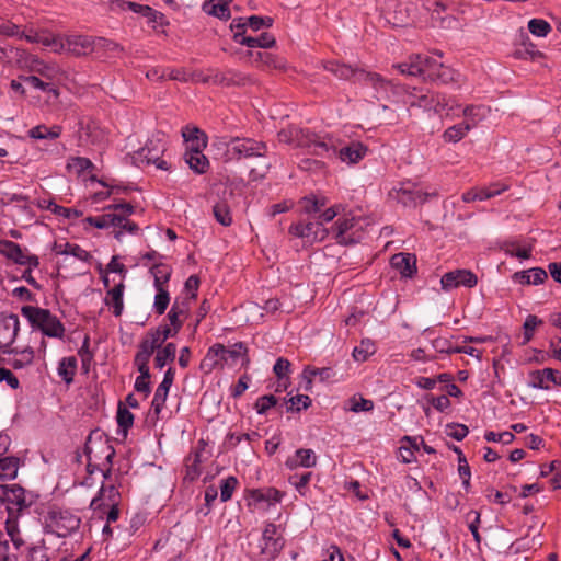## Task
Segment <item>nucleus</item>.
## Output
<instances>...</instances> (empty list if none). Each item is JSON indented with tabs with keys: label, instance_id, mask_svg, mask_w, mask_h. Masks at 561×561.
I'll return each mask as SVG.
<instances>
[{
	"label": "nucleus",
	"instance_id": "29",
	"mask_svg": "<svg viewBox=\"0 0 561 561\" xmlns=\"http://www.w3.org/2000/svg\"><path fill=\"white\" fill-rule=\"evenodd\" d=\"M124 284L121 282L115 285L112 289H110L105 297V304L107 306L113 307V313L115 317H119L124 309L123 304V293H124Z\"/></svg>",
	"mask_w": 561,
	"mask_h": 561
},
{
	"label": "nucleus",
	"instance_id": "7",
	"mask_svg": "<svg viewBox=\"0 0 561 561\" xmlns=\"http://www.w3.org/2000/svg\"><path fill=\"white\" fill-rule=\"evenodd\" d=\"M164 151V146L160 139H150L144 148L136 152L134 159L147 164H154L158 169L168 170V162L161 159Z\"/></svg>",
	"mask_w": 561,
	"mask_h": 561
},
{
	"label": "nucleus",
	"instance_id": "53",
	"mask_svg": "<svg viewBox=\"0 0 561 561\" xmlns=\"http://www.w3.org/2000/svg\"><path fill=\"white\" fill-rule=\"evenodd\" d=\"M425 56L412 55L408 59V66L410 68V76H422L424 78V62Z\"/></svg>",
	"mask_w": 561,
	"mask_h": 561
},
{
	"label": "nucleus",
	"instance_id": "62",
	"mask_svg": "<svg viewBox=\"0 0 561 561\" xmlns=\"http://www.w3.org/2000/svg\"><path fill=\"white\" fill-rule=\"evenodd\" d=\"M199 462H201L199 454H196L192 463H186V473L184 477L185 480L194 481L195 479H197L199 477V474H201Z\"/></svg>",
	"mask_w": 561,
	"mask_h": 561
},
{
	"label": "nucleus",
	"instance_id": "8",
	"mask_svg": "<svg viewBox=\"0 0 561 561\" xmlns=\"http://www.w3.org/2000/svg\"><path fill=\"white\" fill-rule=\"evenodd\" d=\"M20 321L14 313L2 316L0 319V351L3 353H13L10 350L19 332Z\"/></svg>",
	"mask_w": 561,
	"mask_h": 561
},
{
	"label": "nucleus",
	"instance_id": "48",
	"mask_svg": "<svg viewBox=\"0 0 561 561\" xmlns=\"http://www.w3.org/2000/svg\"><path fill=\"white\" fill-rule=\"evenodd\" d=\"M164 342L161 334L154 329L149 331L140 343L144 346L151 347L149 350L153 353L156 350L162 348Z\"/></svg>",
	"mask_w": 561,
	"mask_h": 561
},
{
	"label": "nucleus",
	"instance_id": "3",
	"mask_svg": "<svg viewBox=\"0 0 561 561\" xmlns=\"http://www.w3.org/2000/svg\"><path fill=\"white\" fill-rule=\"evenodd\" d=\"M227 145V160H241L253 157H263L266 153V145L251 138H232Z\"/></svg>",
	"mask_w": 561,
	"mask_h": 561
},
{
	"label": "nucleus",
	"instance_id": "35",
	"mask_svg": "<svg viewBox=\"0 0 561 561\" xmlns=\"http://www.w3.org/2000/svg\"><path fill=\"white\" fill-rule=\"evenodd\" d=\"M156 351L154 364L160 369L175 359L176 345L174 343H168L162 348Z\"/></svg>",
	"mask_w": 561,
	"mask_h": 561
},
{
	"label": "nucleus",
	"instance_id": "15",
	"mask_svg": "<svg viewBox=\"0 0 561 561\" xmlns=\"http://www.w3.org/2000/svg\"><path fill=\"white\" fill-rule=\"evenodd\" d=\"M67 53L76 57L85 56L95 49L94 39L87 35H69L66 37Z\"/></svg>",
	"mask_w": 561,
	"mask_h": 561
},
{
	"label": "nucleus",
	"instance_id": "39",
	"mask_svg": "<svg viewBox=\"0 0 561 561\" xmlns=\"http://www.w3.org/2000/svg\"><path fill=\"white\" fill-rule=\"evenodd\" d=\"M19 459L15 457L0 458V479H13L16 477Z\"/></svg>",
	"mask_w": 561,
	"mask_h": 561
},
{
	"label": "nucleus",
	"instance_id": "13",
	"mask_svg": "<svg viewBox=\"0 0 561 561\" xmlns=\"http://www.w3.org/2000/svg\"><path fill=\"white\" fill-rule=\"evenodd\" d=\"M3 503L7 504V511L10 515H19L31 504L26 501L25 490L16 484L8 486Z\"/></svg>",
	"mask_w": 561,
	"mask_h": 561
},
{
	"label": "nucleus",
	"instance_id": "24",
	"mask_svg": "<svg viewBox=\"0 0 561 561\" xmlns=\"http://www.w3.org/2000/svg\"><path fill=\"white\" fill-rule=\"evenodd\" d=\"M250 78L242 72L236 70H227L226 72L213 76V83L222 85H244L250 82Z\"/></svg>",
	"mask_w": 561,
	"mask_h": 561
},
{
	"label": "nucleus",
	"instance_id": "43",
	"mask_svg": "<svg viewBox=\"0 0 561 561\" xmlns=\"http://www.w3.org/2000/svg\"><path fill=\"white\" fill-rule=\"evenodd\" d=\"M0 252L7 255L9 259L14 260L19 264H25V262L22 261L24 253L22 252L20 245L12 241L0 242Z\"/></svg>",
	"mask_w": 561,
	"mask_h": 561
},
{
	"label": "nucleus",
	"instance_id": "22",
	"mask_svg": "<svg viewBox=\"0 0 561 561\" xmlns=\"http://www.w3.org/2000/svg\"><path fill=\"white\" fill-rule=\"evenodd\" d=\"M558 374L559 371L552 368L531 371L529 386L533 388L548 389L549 386L547 385V381L561 385V377H558Z\"/></svg>",
	"mask_w": 561,
	"mask_h": 561
},
{
	"label": "nucleus",
	"instance_id": "42",
	"mask_svg": "<svg viewBox=\"0 0 561 561\" xmlns=\"http://www.w3.org/2000/svg\"><path fill=\"white\" fill-rule=\"evenodd\" d=\"M76 367H77V360L75 357L64 358L59 363L58 374L66 383L72 382L73 375L76 373Z\"/></svg>",
	"mask_w": 561,
	"mask_h": 561
},
{
	"label": "nucleus",
	"instance_id": "12",
	"mask_svg": "<svg viewBox=\"0 0 561 561\" xmlns=\"http://www.w3.org/2000/svg\"><path fill=\"white\" fill-rule=\"evenodd\" d=\"M218 195L220 199L213 206V214L220 225L228 227L232 222L230 203L234 198V190L225 186Z\"/></svg>",
	"mask_w": 561,
	"mask_h": 561
},
{
	"label": "nucleus",
	"instance_id": "5",
	"mask_svg": "<svg viewBox=\"0 0 561 561\" xmlns=\"http://www.w3.org/2000/svg\"><path fill=\"white\" fill-rule=\"evenodd\" d=\"M106 209L113 210V213L99 217H88L85 220L95 228L104 229L123 225L125 216H129L134 211V207L129 203L113 204L107 206Z\"/></svg>",
	"mask_w": 561,
	"mask_h": 561
},
{
	"label": "nucleus",
	"instance_id": "44",
	"mask_svg": "<svg viewBox=\"0 0 561 561\" xmlns=\"http://www.w3.org/2000/svg\"><path fill=\"white\" fill-rule=\"evenodd\" d=\"M470 125H466L465 123L454 125L447 128L443 135L445 141L448 142H458L461 140L468 131H470Z\"/></svg>",
	"mask_w": 561,
	"mask_h": 561
},
{
	"label": "nucleus",
	"instance_id": "40",
	"mask_svg": "<svg viewBox=\"0 0 561 561\" xmlns=\"http://www.w3.org/2000/svg\"><path fill=\"white\" fill-rule=\"evenodd\" d=\"M55 250L58 254H70L81 261H88L91 257L90 253L88 251H85L84 249H82L78 244H71V243H65V244H60V245L56 244Z\"/></svg>",
	"mask_w": 561,
	"mask_h": 561
},
{
	"label": "nucleus",
	"instance_id": "1",
	"mask_svg": "<svg viewBox=\"0 0 561 561\" xmlns=\"http://www.w3.org/2000/svg\"><path fill=\"white\" fill-rule=\"evenodd\" d=\"M21 313L28 320L32 328L41 330L43 334L49 337H61L64 335V324L48 309L23 306Z\"/></svg>",
	"mask_w": 561,
	"mask_h": 561
},
{
	"label": "nucleus",
	"instance_id": "25",
	"mask_svg": "<svg viewBox=\"0 0 561 561\" xmlns=\"http://www.w3.org/2000/svg\"><path fill=\"white\" fill-rule=\"evenodd\" d=\"M182 137L184 141L191 142L188 149H204L207 146V135L196 126H185Z\"/></svg>",
	"mask_w": 561,
	"mask_h": 561
},
{
	"label": "nucleus",
	"instance_id": "31",
	"mask_svg": "<svg viewBox=\"0 0 561 561\" xmlns=\"http://www.w3.org/2000/svg\"><path fill=\"white\" fill-rule=\"evenodd\" d=\"M19 79L22 80L23 82H25L26 84H28L30 87L34 88V89H38V90H42L44 92L51 93L55 98L59 96V91L54 85V83L45 81L44 79H42L37 75L20 76Z\"/></svg>",
	"mask_w": 561,
	"mask_h": 561
},
{
	"label": "nucleus",
	"instance_id": "47",
	"mask_svg": "<svg viewBox=\"0 0 561 561\" xmlns=\"http://www.w3.org/2000/svg\"><path fill=\"white\" fill-rule=\"evenodd\" d=\"M149 348L150 347L144 346L141 343L139 344V350L135 356V365L138 371H149L148 363L153 354Z\"/></svg>",
	"mask_w": 561,
	"mask_h": 561
},
{
	"label": "nucleus",
	"instance_id": "60",
	"mask_svg": "<svg viewBox=\"0 0 561 561\" xmlns=\"http://www.w3.org/2000/svg\"><path fill=\"white\" fill-rule=\"evenodd\" d=\"M350 402H351L350 410L353 412H362V411L368 412L374 409L373 401L368 400V399H364L362 397L360 398L353 397L350 400Z\"/></svg>",
	"mask_w": 561,
	"mask_h": 561
},
{
	"label": "nucleus",
	"instance_id": "11",
	"mask_svg": "<svg viewBox=\"0 0 561 561\" xmlns=\"http://www.w3.org/2000/svg\"><path fill=\"white\" fill-rule=\"evenodd\" d=\"M284 547V540L277 535V526L267 524L262 535L261 553L268 560L275 559Z\"/></svg>",
	"mask_w": 561,
	"mask_h": 561
},
{
	"label": "nucleus",
	"instance_id": "20",
	"mask_svg": "<svg viewBox=\"0 0 561 561\" xmlns=\"http://www.w3.org/2000/svg\"><path fill=\"white\" fill-rule=\"evenodd\" d=\"M233 39L238 44L245 45L251 48H253V47L270 48L275 45V37L267 32H264L256 37L245 36V35H242L241 32H236V34H233Z\"/></svg>",
	"mask_w": 561,
	"mask_h": 561
},
{
	"label": "nucleus",
	"instance_id": "41",
	"mask_svg": "<svg viewBox=\"0 0 561 561\" xmlns=\"http://www.w3.org/2000/svg\"><path fill=\"white\" fill-rule=\"evenodd\" d=\"M300 205L304 213L312 215L320 213L327 205V201L325 198H318L312 195L301 198Z\"/></svg>",
	"mask_w": 561,
	"mask_h": 561
},
{
	"label": "nucleus",
	"instance_id": "56",
	"mask_svg": "<svg viewBox=\"0 0 561 561\" xmlns=\"http://www.w3.org/2000/svg\"><path fill=\"white\" fill-rule=\"evenodd\" d=\"M247 354V347L243 343H236L231 348L225 347V357L227 363H236L240 357H244Z\"/></svg>",
	"mask_w": 561,
	"mask_h": 561
},
{
	"label": "nucleus",
	"instance_id": "23",
	"mask_svg": "<svg viewBox=\"0 0 561 561\" xmlns=\"http://www.w3.org/2000/svg\"><path fill=\"white\" fill-rule=\"evenodd\" d=\"M317 463V456L312 449L299 448L295 456L286 460V467L294 470L298 467L312 468Z\"/></svg>",
	"mask_w": 561,
	"mask_h": 561
},
{
	"label": "nucleus",
	"instance_id": "30",
	"mask_svg": "<svg viewBox=\"0 0 561 561\" xmlns=\"http://www.w3.org/2000/svg\"><path fill=\"white\" fill-rule=\"evenodd\" d=\"M366 148L360 142H353L350 146L339 150V157L342 161L357 163L366 153Z\"/></svg>",
	"mask_w": 561,
	"mask_h": 561
},
{
	"label": "nucleus",
	"instance_id": "58",
	"mask_svg": "<svg viewBox=\"0 0 561 561\" xmlns=\"http://www.w3.org/2000/svg\"><path fill=\"white\" fill-rule=\"evenodd\" d=\"M170 301L169 293L158 287V293L154 298V309L158 314H163Z\"/></svg>",
	"mask_w": 561,
	"mask_h": 561
},
{
	"label": "nucleus",
	"instance_id": "21",
	"mask_svg": "<svg viewBox=\"0 0 561 561\" xmlns=\"http://www.w3.org/2000/svg\"><path fill=\"white\" fill-rule=\"evenodd\" d=\"M30 70L48 82L57 80L60 76H62V71L57 65L45 64L37 58L32 59Z\"/></svg>",
	"mask_w": 561,
	"mask_h": 561
},
{
	"label": "nucleus",
	"instance_id": "17",
	"mask_svg": "<svg viewBox=\"0 0 561 561\" xmlns=\"http://www.w3.org/2000/svg\"><path fill=\"white\" fill-rule=\"evenodd\" d=\"M323 68L334 75L336 78L341 80H350L355 78L357 82L360 81V73L364 72V69L358 67H352L346 64H341L336 60H328L323 61Z\"/></svg>",
	"mask_w": 561,
	"mask_h": 561
},
{
	"label": "nucleus",
	"instance_id": "33",
	"mask_svg": "<svg viewBox=\"0 0 561 561\" xmlns=\"http://www.w3.org/2000/svg\"><path fill=\"white\" fill-rule=\"evenodd\" d=\"M305 239L311 242H318L325 239L328 229L322 227V222L309 221L304 224Z\"/></svg>",
	"mask_w": 561,
	"mask_h": 561
},
{
	"label": "nucleus",
	"instance_id": "45",
	"mask_svg": "<svg viewBox=\"0 0 561 561\" xmlns=\"http://www.w3.org/2000/svg\"><path fill=\"white\" fill-rule=\"evenodd\" d=\"M93 168V163L83 157H72L67 163V169L70 173L81 175L84 171Z\"/></svg>",
	"mask_w": 561,
	"mask_h": 561
},
{
	"label": "nucleus",
	"instance_id": "28",
	"mask_svg": "<svg viewBox=\"0 0 561 561\" xmlns=\"http://www.w3.org/2000/svg\"><path fill=\"white\" fill-rule=\"evenodd\" d=\"M514 277L525 285H538L542 284L548 278V274L541 267H534L527 271L517 272L514 274Z\"/></svg>",
	"mask_w": 561,
	"mask_h": 561
},
{
	"label": "nucleus",
	"instance_id": "32",
	"mask_svg": "<svg viewBox=\"0 0 561 561\" xmlns=\"http://www.w3.org/2000/svg\"><path fill=\"white\" fill-rule=\"evenodd\" d=\"M489 110L483 105H468L463 108V116L467 118L466 125H470V129L483 121Z\"/></svg>",
	"mask_w": 561,
	"mask_h": 561
},
{
	"label": "nucleus",
	"instance_id": "27",
	"mask_svg": "<svg viewBox=\"0 0 561 561\" xmlns=\"http://www.w3.org/2000/svg\"><path fill=\"white\" fill-rule=\"evenodd\" d=\"M232 0H207L203 4V10L213 16L221 20H228L230 18L229 3Z\"/></svg>",
	"mask_w": 561,
	"mask_h": 561
},
{
	"label": "nucleus",
	"instance_id": "10",
	"mask_svg": "<svg viewBox=\"0 0 561 561\" xmlns=\"http://www.w3.org/2000/svg\"><path fill=\"white\" fill-rule=\"evenodd\" d=\"M477 283L478 277L469 270H454L447 272L442 276L440 279L442 288L446 291L459 286L472 288L477 285Z\"/></svg>",
	"mask_w": 561,
	"mask_h": 561
},
{
	"label": "nucleus",
	"instance_id": "50",
	"mask_svg": "<svg viewBox=\"0 0 561 561\" xmlns=\"http://www.w3.org/2000/svg\"><path fill=\"white\" fill-rule=\"evenodd\" d=\"M283 493L274 488L266 490H257L254 492L256 501H266L270 504H274L280 501Z\"/></svg>",
	"mask_w": 561,
	"mask_h": 561
},
{
	"label": "nucleus",
	"instance_id": "61",
	"mask_svg": "<svg viewBox=\"0 0 561 561\" xmlns=\"http://www.w3.org/2000/svg\"><path fill=\"white\" fill-rule=\"evenodd\" d=\"M468 427L462 424H449L447 425L446 433L449 437L460 442L468 435Z\"/></svg>",
	"mask_w": 561,
	"mask_h": 561
},
{
	"label": "nucleus",
	"instance_id": "57",
	"mask_svg": "<svg viewBox=\"0 0 561 561\" xmlns=\"http://www.w3.org/2000/svg\"><path fill=\"white\" fill-rule=\"evenodd\" d=\"M311 404V399L305 394H298L288 400V411H300L301 409H307Z\"/></svg>",
	"mask_w": 561,
	"mask_h": 561
},
{
	"label": "nucleus",
	"instance_id": "63",
	"mask_svg": "<svg viewBox=\"0 0 561 561\" xmlns=\"http://www.w3.org/2000/svg\"><path fill=\"white\" fill-rule=\"evenodd\" d=\"M140 375L137 377L135 381V389L138 392H145L148 394L150 392V371H139Z\"/></svg>",
	"mask_w": 561,
	"mask_h": 561
},
{
	"label": "nucleus",
	"instance_id": "36",
	"mask_svg": "<svg viewBox=\"0 0 561 561\" xmlns=\"http://www.w3.org/2000/svg\"><path fill=\"white\" fill-rule=\"evenodd\" d=\"M375 343L369 339L362 340L360 344L353 350L352 356L356 362L363 363L375 354Z\"/></svg>",
	"mask_w": 561,
	"mask_h": 561
},
{
	"label": "nucleus",
	"instance_id": "4",
	"mask_svg": "<svg viewBox=\"0 0 561 561\" xmlns=\"http://www.w3.org/2000/svg\"><path fill=\"white\" fill-rule=\"evenodd\" d=\"M437 194L423 192L419 188V185L412 182H403L399 184V187H394L390 192V196L407 207H416L426 202V199L431 196H436Z\"/></svg>",
	"mask_w": 561,
	"mask_h": 561
},
{
	"label": "nucleus",
	"instance_id": "18",
	"mask_svg": "<svg viewBox=\"0 0 561 561\" xmlns=\"http://www.w3.org/2000/svg\"><path fill=\"white\" fill-rule=\"evenodd\" d=\"M174 375H175L174 369L172 367H170L165 371L162 382L159 385V387L157 388V390L154 392V397H153L151 405L157 415L161 412V410L164 405V402H165L168 393H169V389L172 386L173 380H174Z\"/></svg>",
	"mask_w": 561,
	"mask_h": 561
},
{
	"label": "nucleus",
	"instance_id": "9",
	"mask_svg": "<svg viewBox=\"0 0 561 561\" xmlns=\"http://www.w3.org/2000/svg\"><path fill=\"white\" fill-rule=\"evenodd\" d=\"M424 80L439 81L444 84L455 81V71L443 62L425 56Z\"/></svg>",
	"mask_w": 561,
	"mask_h": 561
},
{
	"label": "nucleus",
	"instance_id": "2",
	"mask_svg": "<svg viewBox=\"0 0 561 561\" xmlns=\"http://www.w3.org/2000/svg\"><path fill=\"white\" fill-rule=\"evenodd\" d=\"M45 529L58 537H67L80 526V518L67 510L51 507L44 519Z\"/></svg>",
	"mask_w": 561,
	"mask_h": 561
},
{
	"label": "nucleus",
	"instance_id": "64",
	"mask_svg": "<svg viewBox=\"0 0 561 561\" xmlns=\"http://www.w3.org/2000/svg\"><path fill=\"white\" fill-rule=\"evenodd\" d=\"M434 93H431V94H422L420 96H416V100H412L410 102V106H417V107H422L424 110H432V107L434 106L433 103H434Z\"/></svg>",
	"mask_w": 561,
	"mask_h": 561
},
{
	"label": "nucleus",
	"instance_id": "16",
	"mask_svg": "<svg viewBox=\"0 0 561 561\" xmlns=\"http://www.w3.org/2000/svg\"><path fill=\"white\" fill-rule=\"evenodd\" d=\"M121 494L114 485L102 486L98 496H95L90 504L94 512L104 513L105 507L118 505Z\"/></svg>",
	"mask_w": 561,
	"mask_h": 561
},
{
	"label": "nucleus",
	"instance_id": "52",
	"mask_svg": "<svg viewBox=\"0 0 561 561\" xmlns=\"http://www.w3.org/2000/svg\"><path fill=\"white\" fill-rule=\"evenodd\" d=\"M206 362H210L211 366H216L219 362L227 363V357H225V346L221 344H215L211 346L205 357Z\"/></svg>",
	"mask_w": 561,
	"mask_h": 561
},
{
	"label": "nucleus",
	"instance_id": "51",
	"mask_svg": "<svg viewBox=\"0 0 561 561\" xmlns=\"http://www.w3.org/2000/svg\"><path fill=\"white\" fill-rule=\"evenodd\" d=\"M133 422L134 415L131 412L119 403L117 409V423L118 426L123 428L124 434H126L127 430L131 427Z\"/></svg>",
	"mask_w": 561,
	"mask_h": 561
},
{
	"label": "nucleus",
	"instance_id": "46",
	"mask_svg": "<svg viewBox=\"0 0 561 561\" xmlns=\"http://www.w3.org/2000/svg\"><path fill=\"white\" fill-rule=\"evenodd\" d=\"M529 32L538 37H546L551 32V25L542 19H531L528 22Z\"/></svg>",
	"mask_w": 561,
	"mask_h": 561
},
{
	"label": "nucleus",
	"instance_id": "55",
	"mask_svg": "<svg viewBox=\"0 0 561 561\" xmlns=\"http://www.w3.org/2000/svg\"><path fill=\"white\" fill-rule=\"evenodd\" d=\"M238 484V480L234 477H228L221 482L220 485V500L221 502H227L231 499L233 490Z\"/></svg>",
	"mask_w": 561,
	"mask_h": 561
},
{
	"label": "nucleus",
	"instance_id": "34",
	"mask_svg": "<svg viewBox=\"0 0 561 561\" xmlns=\"http://www.w3.org/2000/svg\"><path fill=\"white\" fill-rule=\"evenodd\" d=\"M355 225L354 218H340L335 222V239L341 244H348L353 243L354 240L346 237V232L351 230Z\"/></svg>",
	"mask_w": 561,
	"mask_h": 561
},
{
	"label": "nucleus",
	"instance_id": "14",
	"mask_svg": "<svg viewBox=\"0 0 561 561\" xmlns=\"http://www.w3.org/2000/svg\"><path fill=\"white\" fill-rule=\"evenodd\" d=\"M359 83L369 87L374 90L373 96L376 100H382L388 96V92L391 89V81L382 78L380 75L376 72H367L364 70L360 73Z\"/></svg>",
	"mask_w": 561,
	"mask_h": 561
},
{
	"label": "nucleus",
	"instance_id": "38",
	"mask_svg": "<svg viewBox=\"0 0 561 561\" xmlns=\"http://www.w3.org/2000/svg\"><path fill=\"white\" fill-rule=\"evenodd\" d=\"M60 126L48 128L45 125H38L28 131V136L34 139H56L60 136Z\"/></svg>",
	"mask_w": 561,
	"mask_h": 561
},
{
	"label": "nucleus",
	"instance_id": "49",
	"mask_svg": "<svg viewBox=\"0 0 561 561\" xmlns=\"http://www.w3.org/2000/svg\"><path fill=\"white\" fill-rule=\"evenodd\" d=\"M540 324H542V320L539 319L535 314H529L526 318V320L524 322V325H523V329H524V341H523V344L528 343L533 339L534 331Z\"/></svg>",
	"mask_w": 561,
	"mask_h": 561
},
{
	"label": "nucleus",
	"instance_id": "6",
	"mask_svg": "<svg viewBox=\"0 0 561 561\" xmlns=\"http://www.w3.org/2000/svg\"><path fill=\"white\" fill-rule=\"evenodd\" d=\"M294 145L306 148L309 153L323 157L330 152V146L319 136L301 128H295Z\"/></svg>",
	"mask_w": 561,
	"mask_h": 561
},
{
	"label": "nucleus",
	"instance_id": "59",
	"mask_svg": "<svg viewBox=\"0 0 561 561\" xmlns=\"http://www.w3.org/2000/svg\"><path fill=\"white\" fill-rule=\"evenodd\" d=\"M277 403V399L273 394L260 397L255 402V410L259 414H264L268 409Z\"/></svg>",
	"mask_w": 561,
	"mask_h": 561
},
{
	"label": "nucleus",
	"instance_id": "54",
	"mask_svg": "<svg viewBox=\"0 0 561 561\" xmlns=\"http://www.w3.org/2000/svg\"><path fill=\"white\" fill-rule=\"evenodd\" d=\"M334 373L330 367H323V368H314V367H306L302 373V378H309V377H319L321 381H324L327 379H330L333 377Z\"/></svg>",
	"mask_w": 561,
	"mask_h": 561
},
{
	"label": "nucleus",
	"instance_id": "37",
	"mask_svg": "<svg viewBox=\"0 0 561 561\" xmlns=\"http://www.w3.org/2000/svg\"><path fill=\"white\" fill-rule=\"evenodd\" d=\"M5 530L15 548H20L24 545V540L18 526V515L8 514V518L5 520Z\"/></svg>",
	"mask_w": 561,
	"mask_h": 561
},
{
	"label": "nucleus",
	"instance_id": "19",
	"mask_svg": "<svg viewBox=\"0 0 561 561\" xmlns=\"http://www.w3.org/2000/svg\"><path fill=\"white\" fill-rule=\"evenodd\" d=\"M391 266L403 277H412L416 273V257L411 253H397L391 257Z\"/></svg>",
	"mask_w": 561,
	"mask_h": 561
},
{
	"label": "nucleus",
	"instance_id": "26",
	"mask_svg": "<svg viewBox=\"0 0 561 561\" xmlns=\"http://www.w3.org/2000/svg\"><path fill=\"white\" fill-rule=\"evenodd\" d=\"M186 163L196 173H205L209 167V161L203 154V149H188L185 153Z\"/></svg>",
	"mask_w": 561,
	"mask_h": 561
}]
</instances>
